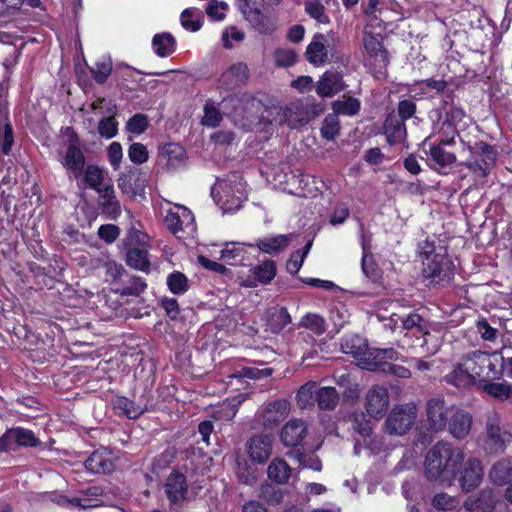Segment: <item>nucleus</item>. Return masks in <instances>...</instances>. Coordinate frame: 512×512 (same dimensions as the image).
I'll use <instances>...</instances> for the list:
<instances>
[{
    "label": "nucleus",
    "mask_w": 512,
    "mask_h": 512,
    "mask_svg": "<svg viewBox=\"0 0 512 512\" xmlns=\"http://www.w3.org/2000/svg\"><path fill=\"white\" fill-rule=\"evenodd\" d=\"M465 460L464 451L448 442H437L427 452L424 475L427 480L451 486Z\"/></svg>",
    "instance_id": "f257e3e1"
},
{
    "label": "nucleus",
    "mask_w": 512,
    "mask_h": 512,
    "mask_svg": "<svg viewBox=\"0 0 512 512\" xmlns=\"http://www.w3.org/2000/svg\"><path fill=\"white\" fill-rule=\"evenodd\" d=\"M497 373L491 355L475 350L465 354L444 376V381L456 388L467 389L478 386L485 379H494Z\"/></svg>",
    "instance_id": "f03ea898"
},
{
    "label": "nucleus",
    "mask_w": 512,
    "mask_h": 512,
    "mask_svg": "<svg viewBox=\"0 0 512 512\" xmlns=\"http://www.w3.org/2000/svg\"><path fill=\"white\" fill-rule=\"evenodd\" d=\"M225 107L231 108L229 116L233 123L247 132L270 133V108L249 94L233 95L223 101Z\"/></svg>",
    "instance_id": "7ed1b4c3"
},
{
    "label": "nucleus",
    "mask_w": 512,
    "mask_h": 512,
    "mask_svg": "<svg viewBox=\"0 0 512 512\" xmlns=\"http://www.w3.org/2000/svg\"><path fill=\"white\" fill-rule=\"evenodd\" d=\"M211 195L224 212H235L246 199V185L240 177L233 175L229 179L218 180Z\"/></svg>",
    "instance_id": "20e7f679"
},
{
    "label": "nucleus",
    "mask_w": 512,
    "mask_h": 512,
    "mask_svg": "<svg viewBox=\"0 0 512 512\" xmlns=\"http://www.w3.org/2000/svg\"><path fill=\"white\" fill-rule=\"evenodd\" d=\"M497 152L493 146L480 143L472 152L471 158L462 164L467 167L475 177H486L495 165Z\"/></svg>",
    "instance_id": "39448f33"
},
{
    "label": "nucleus",
    "mask_w": 512,
    "mask_h": 512,
    "mask_svg": "<svg viewBox=\"0 0 512 512\" xmlns=\"http://www.w3.org/2000/svg\"><path fill=\"white\" fill-rule=\"evenodd\" d=\"M453 410L454 406H449L443 397L428 399L425 408L427 429L432 432L443 431Z\"/></svg>",
    "instance_id": "423d86ee"
},
{
    "label": "nucleus",
    "mask_w": 512,
    "mask_h": 512,
    "mask_svg": "<svg viewBox=\"0 0 512 512\" xmlns=\"http://www.w3.org/2000/svg\"><path fill=\"white\" fill-rule=\"evenodd\" d=\"M416 416V406L412 403L395 406L386 419V431L389 434L403 435L412 427Z\"/></svg>",
    "instance_id": "0eeeda50"
},
{
    "label": "nucleus",
    "mask_w": 512,
    "mask_h": 512,
    "mask_svg": "<svg viewBox=\"0 0 512 512\" xmlns=\"http://www.w3.org/2000/svg\"><path fill=\"white\" fill-rule=\"evenodd\" d=\"M486 449L490 453H501L512 441V434L500 427V416L496 412L488 415L486 422Z\"/></svg>",
    "instance_id": "6e6552de"
},
{
    "label": "nucleus",
    "mask_w": 512,
    "mask_h": 512,
    "mask_svg": "<svg viewBox=\"0 0 512 512\" xmlns=\"http://www.w3.org/2000/svg\"><path fill=\"white\" fill-rule=\"evenodd\" d=\"M268 117H271L270 133L277 126L286 124L290 128H295L306 121V117L299 103H291L285 108L270 107Z\"/></svg>",
    "instance_id": "1a4fd4ad"
},
{
    "label": "nucleus",
    "mask_w": 512,
    "mask_h": 512,
    "mask_svg": "<svg viewBox=\"0 0 512 512\" xmlns=\"http://www.w3.org/2000/svg\"><path fill=\"white\" fill-rule=\"evenodd\" d=\"M389 404V392L385 386L373 385L366 392L364 406L371 417L381 419L386 414Z\"/></svg>",
    "instance_id": "9d476101"
},
{
    "label": "nucleus",
    "mask_w": 512,
    "mask_h": 512,
    "mask_svg": "<svg viewBox=\"0 0 512 512\" xmlns=\"http://www.w3.org/2000/svg\"><path fill=\"white\" fill-rule=\"evenodd\" d=\"M164 493L171 507H181L188 495L185 475L177 471L170 473L164 483Z\"/></svg>",
    "instance_id": "9b49d317"
},
{
    "label": "nucleus",
    "mask_w": 512,
    "mask_h": 512,
    "mask_svg": "<svg viewBox=\"0 0 512 512\" xmlns=\"http://www.w3.org/2000/svg\"><path fill=\"white\" fill-rule=\"evenodd\" d=\"M158 159L168 171L174 172L186 166L187 154L185 149L179 144L167 143L161 147Z\"/></svg>",
    "instance_id": "f8f14e48"
},
{
    "label": "nucleus",
    "mask_w": 512,
    "mask_h": 512,
    "mask_svg": "<svg viewBox=\"0 0 512 512\" xmlns=\"http://www.w3.org/2000/svg\"><path fill=\"white\" fill-rule=\"evenodd\" d=\"M460 472L459 484L464 491H471L478 487L483 480V466L479 459L470 457L464 460Z\"/></svg>",
    "instance_id": "ddd939ff"
},
{
    "label": "nucleus",
    "mask_w": 512,
    "mask_h": 512,
    "mask_svg": "<svg viewBox=\"0 0 512 512\" xmlns=\"http://www.w3.org/2000/svg\"><path fill=\"white\" fill-rule=\"evenodd\" d=\"M117 456L107 448L94 451L85 461V468L97 474H109L115 469Z\"/></svg>",
    "instance_id": "4468645a"
},
{
    "label": "nucleus",
    "mask_w": 512,
    "mask_h": 512,
    "mask_svg": "<svg viewBox=\"0 0 512 512\" xmlns=\"http://www.w3.org/2000/svg\"><path fill=\"white\" fill-rule=\"evenodd\" d=\"M423 272L437 282H448L453 276L452 263L442 255L426 256L423 261Z\"/></svg>",
    "instance_id": "2eb2a0df"
},
{
    "label": "nucleus",
    "mask_w": 512,
    "mask_h": 512,
    "mask_svg": "<svg viewBox=\"0 0 512 512\" xmlns=\"http://www.w3.org/2000/svg\"><path fill=\"white\" fill-rule=\"evenodd\" d=\"M381 34H367L364 38V48L370 58L373 60L374 69L382 74L389 63L388 51L383 47L382 40L378 37Z\"/></svg>",
    "instance_id": "dca6fc26"
},
{
    "label": "nucleus",
    "mask_w": 512,
    "mask_h": 512,
    "mask_svg": "<svg viewBox=\"0 0 512 512\" xmlns=\"http://www.w3.org/2000/svg\"><path fill=\"white\" fill-rule=\"evenodd\" d=\"M273 439L269 435H255L251 437L246 444L249 457L252 461L263 464L272 453Z\"/></svg>",
    "instance_id": "f3484780"
},
{
    "label": "nucleus",
    "mask_w": 512,
    "mask_h": 512,
    "mask_svg": "<svg viewBox=\"0 0 512 512\" xmlns=\"http://www.w3.org/2000/svg\"><path fill=\"white\" fill-rule=\"evenodd\" d=\"M290 412V403L286 399H277L270 402L262 413V422L266 428L272 429L287 418Z\"/></svg>",
    "instance_id": "a211bd4d"
},
{
    "label": "nucleus",
    "mask_w": 512,
    "mask_h": 512,
    "mask_svg": "<svg viewBox=\"0 0 512 512\" xmlns=\"http://www.w3.org/2000/svg\"><path fill=\"white\" fill-rule=\"evenodd\" d=\"M307 424L301 419H291L282 428L280 438L287 447L300 445L307 435Z\"/></svg>",
    "instance_id": "6ab92c4d"
},
{
    "label": "nucleus",
    "mask_w": 512,
    "mask_h": 512,
    "mask_svg": "<svg viewBox=\"0 0 512 512\" xmlns=\"http://www.w3.org/2000/svg\"><path fill=\"white\" fill-rule=\"evenodd\" d=\"M449 419V432L451 435L459 440L466 438L472 426L471 415L467 411L454 406Z\"/></svg>",
    "instance_id": "aec40b11"
},
{
    "label": "nucleus",
    "mask_w": 512,
    "mask_h": 512,
    "mask_svg": "<svg viewBox=\"0 0 512 512\" xmlns=\"http://www.w3.org/2000/svg\"><path fill=\"white\" fill-rule=\"evenodd\" d=\"M331 49L328 38L324 34H318L307 47V59L314 65L324 64L328 59V54Z\"/></svg>",
    "instance_id": "412c9836"
},
{
    "label": "nucleus",
    "mask_w": 512,
    "mask_h": 512,
    "mask_svg": "<svg viewBox=\"0 0 512 512\" xmlns=\"http://www.w3.org/2000/svg\"><path fill=\"white\" fill-rule=\"evenodd\" d=\"M248 79V68L247 65L238 62L232 64L226 71L222 73L219 78V84L225 89H233L246 82Z\"/></svg>",
    "instance_id": "4be33fe9"
},
{
    "label": "nucleus",
    "mask_w": 512,
    "mask_h": 512,
    "mask_svg": "<svg viewBox=\"0 0 512 512\" xmlns=\"http://www.w3.org/2000/svg\"><path fill=\"white\" fill-rule=\"evenodd\" d=\"M345 84L339 73L327 71L316 85V93L320 97H332L344 90Z\"/></svg>",
    "instance_id": "5701e85b"
},
{
    "label": "nucleus",
    "mask_w": 512,
    "mask_h": 512,
    "mask_svg": "<svg viewBox=\"0 0 512 512\" xmlns=\"http://www.w3.org/2000/svg\"><path fill=\"white\" fill-rule=\"evenodd\" d=\"M293 238V234H280L272 237H263L257 240L256 246L263 253L277 254L284 251Z\"/></svg>",
    "instance_id": "b1692460"
},
{
    "label": "nucleus",
    "mask_w": 512,
    "mask_h": 512,
    "mask_svg": "<svg viewBox=\"0 0 512 512\" xmlns=\"http://www.w3.org/2000/svg\"><path fill=\"white\" fill-rule=\"evenodd\" d=\"M236 6L254 27L263 23V0H236Z\"/></svg>",
    "instance_id": "393cba45"
},
{
    "label": "nucleus",
    "mask_w": 512,
    "mask_h": 512,
    "mask_svg": "<svg viewBox=\"0 0 512 512\" xmlns=\"http://www.w3.org/2000/svg\"><path fill=\"white\" fill-rule=\"evenodd\" d=\"M401 322L403 329L412 330L423 338L421 345L427 344V336L430 335V324L427 320L417 313H410Z\"/></svg>",
    "instance_id": "a878e982"
},
{
    "label": "nucleus",
    "mask_w": 512,
    "mask_h": 512,
    "mask_svg": "<svg viewBox=\"0 0 512 512\" xmlns=\"http://www.w3.org/2000/svg\"><path fill=\"white\" fill-rule=\"evenodd\" d=\"M61 164L70 169L75 177H78L85 165V157L82 150L78 146L70 144L64 157L61 159Z\"/></svg>",
    "instance_id": "bb28decb"
},
{
    "label": "nucleus",
    "mask_w": 512,
    "mask_h": 512,
    "mask_svg": "<svg viewBox=\"0 0 512 512\" xmlns=\"http://www.w3.org/2000/svg\"><path fill=\"white\" fill-rule=\"evenodd\" d=\"M367 368L369 370H374L377 368L384 367V363H387L386 360H398L399 353L393 348H375L370 350L368 353Z\"/></svg>",
    "instance_id": "cd10ccee"
},
{
    "label": "nucleus",
    "mask_w": 512,
    "mask_h": 512,
    "mask_svg": "<svg viewBox=\"0 0 512 512\" xmlns=\"http://www.w3.org/2000/svg\"><path fill=\"white\" fill-rule=\"evenodd\" d=\"M384 131L390 144L401 142L406 136L404 121L398 119L395 115L387 117L384 124Z\"/></svg>",
    "instance_id": "c85d7f7f"
},
{
    "label": "nucleus",
    "mask_w": 512,
    "mask_h": 512,
    "mask_svg": "<svg viewBox=\"0 0 512 512\" xmlns=\"http://www.w3.org/2000/svg\"><path fill=\"white\" fill-rule=\"evenodd\" d=\"M477 387L491 397L501 401L507 400L512 392V388L508 383L492 382V379H485Z\"/></svg>",
    "instance_id": "c756f323"
},
{
    "label": "nucleus",
    "mask_w": 512,
    "mask_h": 512,
    "mask_svg": "<svg viewBox=\"0 0 512 512\" xmlns=\"http://www.w3.org/2000/svg\"><path fill=\"white\" fill-rule=\"evenodd\" d=\"M316 402L321 410H334L339 403V393L331 386L318 387Z\"/></svg>",
    "instance_id": "7c9ffc66"
},
{
    "label": "nucleus",
    "mask_w": 512,
    "mask_h": 512,
    "mask_svg": "<svg viewBox=\"0 0 512 512\" xmlns=\"http://www.w3.org/2000/svg\"><path fill=\"white\" fill-rule=\"evenodd\" d=\"M317 390L318 385L314 381H309L300 386L296 394V403L298 407L301 409L313 407L316 402Z\"/></svg>",
    "instance_id": "2f4dec72"
},
{
    "label": "nucleus",
    "mask_w": 512,
    "mask_h": 512,
    "mask_svg": "<svg viewBox=\"0 0 512 512\" xmlns=\"http://www.w3.org/2000/svg\"><path fill=\"white\" fill-rule=\"evenodd\" d=\"M182 213L174 212L169 210L164 218V223L169 231L176 234L183 230V224L193 221L191 212L181 207Z\"/></svg>",
    "instance_id": "473e14b6"
},
{
    "label": "nucleus",
    "mask_w": 512,
    "mask_h": 512,
    "mask_svg": "<svg viewBox=\"0 0 512 512\" xmlns=\"http://www.w3.org/2000/svg\"><path fill=\"white\" fill-rule=\"evenodd\" d=\"M491 481L497 485H504L512 478V460L502 459L495 463L489 472Z\"/></svg>",
    "instance_id": "72a5a7b5"
},
{
    "label": "nucleus",
    "mask_w": 512,
    "mask_h": 512,
    "mask_svg": "<svg viewBox=\"0 0 512 512\" xmlns=\"http://www.w3.org/2000/svg\"><path fill=\"white\" fill-rule=\"evenodd\" d=\"M152 47L159 57H167L176 50V40L172 34H154Z\"/></svg>",
    "instance_id": "f704fd0d"
},
{
    "label": "nucleus",
    "mask_w": 512,
    "mask_h": 512,
    "mask_svg": "<svg viewBox=\"0 0 512 512\" xmlns=\"http://www.w3.org/2000/svg\"><path fill=\"white\" fill-rule=\"evenodd\" d=\"M90 73L97 84H104L112 72V59L110 55L101 56L93 66Z\"/></svg>",
    "instance_id": "c9c22d12"
},
{
    "label": "nucleus",
    "mask_w": 512,
    "mask_h": 512,
    "mask_svg": "<svg viewBox=\"0 0 512 512\" xmlns=\"http://www.w3.org/2000/svg\"><path fill=\"white\" fill-rule=\"evenodd\" d=\"M96 191L99 193L100 205L109 213L119 215L121 212L120 203L116 199L115 191L112 185H107L103 188H98Z\"/></svg>",
    "instance_id": "e433bc0d"
},
{
    "label": "nucleus",
    "mask_w": 512,
    "mask_h": 512,
    "mask_svg": "<svg viewBox=\"0 0 512 512\" xmlns=\"http://www.w3.org/2000/svg\"><path fill=\"white\" fill-rule=\"evenodd\" d=\"M291 317L285 307H275L270 311L267 327L272 333H279L288 324Z\"/></svg>",
    "instance_id": "4c0bfd02"
},
{
    "label": "nucleus",
    "mask_w": 512,
    "mask_h": 512,
    "mask_svg": "<svg viewBox=\"0 0 512 512\" xmlns=\"http://www.w3.org/2000/svg\"><path fill=\"white\" fill-rule=\"evenodd\" d=\"M332 110L337 116L347 115L354 116L360 110V101L351 96H342L332 103Z\"/></svg>",
    "instance_id": "58836bf2"
},
{
    "label": "nucleus",
    "mask_w": 512,
    "mask_h": 512,
    "mask_svg": "<svg viewBox=\"0 0 512 512\" xmlns=\"http://www.w3.org/2000/svg\"><path fill=\"white\" fill-rule=\"evenodd\" d=\"M291 469L283 459L272 460L267 469L269 479L279 484H284L290 478Z\"/></svg>",
    "instance_id": "ea45409f"
},
{
    "label": "nucleus",
    "mask_w": 512,
    "mask_h": 512,
    "mask_svg": "<svg viewBox=\"0 0 512 512\" xmlns=\"http://www.w3.org/2000/svg\"><path fill=\"white\" fill-rule=\"evenodd\" d=\"M342 351L355 358H361L366 354L367 345L363 338L358 335L346 336L341 342Z\"/></svg>",
    "instance_id": "a19ab883"
},
{
    "label": "nucleus",
    "mask_w": 512,
    "mask_h": 512,
    "mask_svg": "<svg viewBox=\"0 0 512 512\" xmlns=\"http://www.w3.org/2000/svg\"><path fill=\"white\" fill-rule=\"evenodd\" d=\"M180 20L185 30L196 32L201 29L204 17L201 10L197 8H187L182 11Z\"/></svg>",
    "instance_id": "79ce46f5"
},
{
    "label": "nucleus",
    "mask_w": 512,
    "mask_h": 512,
    "mask_svg": "<svg viewBox=\"0 0 512 512\" xmlns=\"http://www.w3.org/2000/svg\"><path fill=\"white\" fill-rule=\"evenodd\" d=\"M450 141H441L438 145H431L429 154L432 160L440 167H446L453 164L456 161V156L453 153L447 152L443 149L442 144H448Z\"/></svg>",
    "instance_id": "37998d69"
},
{
    "label": "nucleus",
    "mask_w": 512,
    "mask_h": 512,
    "mask_svg": "<svg viewBox=\"0 0 512 512\" xmlns=\"http://www.w3.org/2000/svg\"><path fill=\"white\" fill-rule=\"evenodd\" d=\"M14 441L16 442V446L21 447H38L41 444V441L33 431L23 428V427H15L12 428Z\"/></svg>",
    "instance_id": "c03bdc74"
},
{
    "label": "nucleus",
    "mask_w": 512,
    "mask_h": 512,
    "mask_svg": "<svg viewBox=\"0 0 512 512\" xmlns=\"http://www.w3.org/2000/svg\"><path fill=\"white\" fill-rule=\"evenodd\" d=\"M304 7L305 12L318 23L328 24L330 22L325 7L319 0H307Z\"/></svg>",
    "instance_id": "a18cd8bd"
},
{
    "label": "nucleus",
    "mask_w": 512,
    "mask_h": 512,
    "mask_svg": "<svg viewBox=\"0 0 512 512\" xmlns=\"http://www.w3.org/2000/svg\"><path fill=\"white\" fill-rule=\"evenodd\" d=\"M340 132V121L335 113L328 114L321 127V135L326 140H334Z\"/></svg>",
    "instance_id": "49530a36"
},
{
    "label": "nucleus",
    "mask_w": 512,
    "mask_h": 512,
    "mask_svg": "<svg viewBox=\"0 0 512 512\" xmlns=\"http://www.w3.org/2000/svg\"><path fill=\"white\" fill-rule=\"evenodd\" d=\"M127 263L132 268L146 271L150 264L147 251L139 248L129 250L127 254Z\"/></svg>",
    "instance_id": "de8ad7c7"
},
{
    "label": "nucleus",
    "mask_w": 512,
    "mask_h": 512,
    "mask_svg": "<svg viewBox=\"0 0 512 512\" xmlns=\"http://www.w3.org/2000/svg\"><path fill=\"white\" fill-rule=\"evenodd\" d=\"M254 277L262 284L269 283L276 275V265L268 260L257 265L252 270Z\"/></svg>",
    "instance_id": "09e8293b"
},
{
    "label": "nucleus",
    "mask_w": 512,
    "mask_h": 512,
    "mask_svg": "<svg viewBox=\"0 0 512 512\" xmlns=\"http://www.w3.org/2000/svg\"><path fill=\"white\" fill-rule=\"evenodd\" d=\"M222 120L223 116L219 109H217L212 102H206V104L204 105V115L201 120V123L204 126L215 128L220 125Z\"/></svg>",
    "instance_id": "8fccbe9b"
},
{
    "label": "nucleus",
    "mask_w": 512,
    "mask_h": 512,
    "mask_svg": "<svg viewBox=\"0 0 512 512\" xmlns=\"http://www.w3.org/2000/svg\"><path fill=\"white\" fill-rule=\"evenodd\" d=\"M167 285L173 294H183L188 289V279L181 272H174L167 278Z\"/></svg>",
    "instance_id": "3c124183"
},
{
    "label": "nucleus",
    "mask_w": 512,
    "mask_h": 512,
    "mask_svg": "<svg viewBox=\"0 0 512 512\" xmlns=\"http://www.w3.org/2000/svg\"><path fill=\"white\" fill-rule=\"evenodd\" d=\"M259 496L268 504L277 505L283 499V492L280 488L266 483L261 485Z\"/></svg>",
    "instance_id": "603ef678"
},
{
    "label": "nucleus",
    "mask_w": 512,
    "mask_h": 512,
    "mask_svg": "<svg viewBox=\"0 0 512 512\" xmlns=\"http://www.w3.org/2000/svg\"><path fill=\"white\" fill-rule=\"evenodd\" d=\"M301 325L316 334H322L326 330L325 320L318 314H306L301 320Z\"/></svg>",
    "instance_id": "864d4df0"
},
{
    "label": "nucleus",
    "mask_w": 512,
    "mask_h": 512,
    "mask_svg": "<svg viewBox=\"0 0 512 512\" xmlns=\"http://www.w3.org/2000/svg\"><path fill=\"white\" fill-rule=\"evenodd\" d=\"M98 132L101 137L111 139L116 136L118 132V122L115 117H106L99 121Z\"/></svg>",
    "instance_id": "5fc2aeb1"
},
{
    "label": "nucleus",
    "mask_w": 512,
    "mask_h": 512,
    "mask_svg": "<svg viewBox=\"0 0 512 512\" xmlns=\"http://www.w3.org/2000/svg\"><path fill=\"white\" fill-rule=\"evenodd\" d=\"M228 8L229 6L226 2L213 0L206 7V13L212 20L221 21L225 18Z\"/></svg>",
    "instance_id": "6e6d98bb"
},
{
    "label": "nucleus",
    "mask_w": 512,
    "mask_h": 512,
    "mask_svg": "<svg viewBox=\"0 0 512 512\" xmlns=\"http://www.w3.org/2000/svg\"><path fill=\"white\" fill-rule=\"evenodd\" d=\"M103 180L102 170L94 165H90L86 168L84 174L85 183L92 189H98Z\"/></svg>",
    "instance_id": "4d7b16f0"
},
{
    "label": "nucleus",
    "mask_w": 512,
    "mask_h": 512,
    "mask_svg": "<svg viewBox=\"0 0 512 512\" xmlns=\"http://www.w3.org/2000/svg\"><path fill=\"white\" fill-rule=\"evenodd\" d=\"M128 156L134 164H143L148 160V150L142 143H133L128 149Z\"/></svg>",
    "instance_id": "13d9d810"
},
{
    "label": "nucleus",
    "mask_w": 512,
    "mask_h": 512,
    "mask_svg": "<svg viewBox=\"0 0 512 512\" xmlns=\"http://www.w3.org/2000/svg\"><path fill=\"white\" fill-rule=\"evenodd\" d=\"M117 407L121 409L124 412V414L130 419H135L139 417L144 411V409L141 406L136 405L133 401L127 398L118 399Z\"/></svg>",
    "instance_id": "bf43d9fd"
},
{
    "label": "nucleus",
    "mask_w": 512,
    "mask_h": 512,
    "mask_svg": "<svg viewBox=\"0 0 512 512\" xmlns=\"http://www.w3.org/2000/svg\"><path fill=\"white\" fill-rule=\"evenodd\" d=\"M149 125L147 116L143 114H135L127 122V130L133 134L143 133Z\"/></svg>",
    "instance_id": "052dcab7"
},
{
    "label": "nucleus",
    "mask_w": 512,
    "mask_h": 512,
    "mask_svg": "<svg viewBox=\"0 0 512 512\" xmlns=\"http://www.w3.org/2000/svg\"><path fill=\"white\" fill-rule=\"evenodd\" d=\"M432 505L438 510H452L456 507L457 501L447 493H438L433 497Z\"/></svg>",
    "instance_id": "680f3d73"
},
{
    "label": "nucleus",
    "mask_w": 512,
    "mask_h": 512,
    "mask_svg": "<svg viewBox=\"0 0 512 512\" xmlns=\"http://www.w3.org/2000/svg\"><path fill=\"white\" fill-rule=\"evenodd\" d=\"M476 332L486 341H495L497 338V329L490 326L486 319H480L476 322Z\"/></svg>",
    "instance_id": "e2e57ef3"
},
{
    "label": "nucleus",
    "mask_w": 512,
    "mask_h": 512,
    "mask_svg": "<svg viewBox=\"0 0 512 512\" xmlns=\"http://www.w3.org/2000/svg\"><path fill=\"white\" fill-rule=\"evenodd\" d=\"M146 287L147 285L142 278L132 277L130 279L129 284L123 287V289L121 290V295L139 296L141 293L144 292Z\"/></svg>",
    "instance_id": "0e129e2a"
},
{
    "label": "nucleus",
    "mask_w": 512,
    "mask_h": 512,
    "mask_svg": "<svg viewBox=\"0 0 512 512\" xmlns=\"http://www.w3.org/2000/svg\"><path fill=\"white\" fill-rule=\"evenodd\" d=\"M275 62L278 66H291L296 62V53L291 49H278L274 53Z\"/></svg>",
    "instance_id": "69168bd1"
},
{
    "label": "nucleus",
    "mask_w": 512,
    "mask_h": 512,
    "mask_svg": "<svg viewBox=\"0 0 512 512\" xmlns=\"http://www.w3.org/2000/svg\"><path fill=\"white\" fill-rule=\"evenodd\" d=\"M107 153L111 166L115 170L118 169L123 157L121 144L119 142H112L108 147Z\"/></svg>",
    "instance_id": "338daca9"
},
{
    "label": "nucleus",
    "mask_w": 512,
    "mask_h": 512,
    "mask_svg": "<svg viewBox=\"0 0 512 512\" xmlns=\"http://www.w3.org/2000/svg\"><path fill=\"white\" fill-rule=\"evenodd\" d=\"M331 320L333 321L334 326L339 330L344 327V325L349 320V313L347 309L343 306H336L331 311Z\"/></svg>",
    "instance_id": "774afa93"
}]
</instances>
